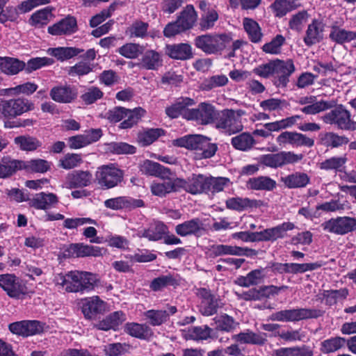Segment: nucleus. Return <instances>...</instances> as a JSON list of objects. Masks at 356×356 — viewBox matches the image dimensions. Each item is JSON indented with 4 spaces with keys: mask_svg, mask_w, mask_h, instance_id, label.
Instances as JSON below:
<instances>
[{
    "mask_svg": "<svg viewBox=\"0 0 356 356\" xmlns=\"http://www.w3.org/2000/svg\"><path fill=\"white\" fill-rule=\"evenodd\" d=\"M346 342V339L343 337H331L321 342V350L325 354L334 353L343 348Z\"/></svg>",
    "mask_w": 356,
    "mask_h": 356,
    "instance_id": "obj_54",
    "label": "nucleus"
},
{
    "mask_svg": "<svg viewBox=\"0 0 356 356\" xmlns=\"http://www.w3.org/2000/svg\"><path fill=\"white\" fill-rule=\"evenodd\" d=\"M177 183L179 187L193 195L208 192V177L201 174H193L187 179H177Z\"/></svg>",
    "mask_w": 356,
    "mask_h": 356,
    "instance_id": "obj_14",
    "label": "nucleus"
},
{
    "mask_svg": "<svg viewBox=\"0 0 356 356\" xmlns=\"http://www.w3.org/2000/svg\"><path fill=\"white\" fill-rule=\"evenodd\" d=\"M276 186V182L266 176L250 178L247 181V187L256 191H272Z\"/></svg>",
    "mask_w": 356,
    "mask_h": 356,
    "instance_id": "obj_39",
    "label": "nucleus"
},
{
    "mask_svg": "<svg viewBox=\"0 0 356 356\" xmlns=\"http://www.w3.org/2000/svg\"><path fill=\"white\" fill-rule=\"evenodd\" d=\"M232 338L236 342L244 344L263 345L266 341L265 334H257L250 330L234 334Z\"/></svg>",
    "mask_w": 356,
    "mask_h": 356,
    "instance_id": "obj_34",
    "label": "nucleus"
},
{
    "mask_svg": "<svg viewBox=\"0 0 356 356\" xmlns=\"http://www.w3.org/2000/svg\"><path fill=\"white\" fill-rule=\"evenodd\" d=\"M225 203L227 208L238 211L248 209L257 208L263 204L261 200L240 197L229 198L226 200Z\"/></svg>",
    "mask_w": 356,
    "mask_h": 356,
    "instance_id": "obj_30",
    "label": "nucleus"
},
{
    "mask_svg": "<svg viewBox=\"0 0 356 356\" xmlns=\"http://www.w3.org/2000/svg\"><path fill=\"white\" fill-rule=\"evenodd\" d=\"M54 283L68 293L90 291L97 286L98 279L95 274L86 271H70L66 274L58 273L54 276Z\"/></svg>",
    "mask_w": 356,
    "mask_h": 356,
    "instance_id": "obj_1",
    "label": "nucleus"
},
{
    "mask_svg": "<svg viewBox=\"0 0 356 356\" xmlns=\"http://www.w3.org/2000/svg\"><path fill=\"white\" fill-rule=\"evenodd\" d=\"M264 277V269L259 268L250 271L245 276L238 277L235 283L240 286L249 287L259 284Z\"/></svg>",
    "mask_w": 356,
    "mask_h": 356,
    "instance_id": "obj_36",
    "label": "nucleus"
},
{
    "mask_svg": "<svg viewBox=\"0 0 356 356\" xmlns=\"http://www.w3.org/2000/svg\"><path fill=\"white\" fill-rule=\"evenodd\" d=\"M163 65L160 53L154 50H147L142 56L138 66L147 70H157Z\"/></svg>",
    "mask_w": 356,
    "mask_h": 356,
    "instance_id": "obj_29",
    "label": "nucleus"
},
{
    "mask_svg": "<svg viewBox=\"0 0 356 356\" xmlns=\"http://www.w3.org/2000/svg\"><path fill=\"white\" fill-rule=\"evenodd\" d=\"M218 111L209 102L200 103L196 108L187 111L185 118L188 120H195L202 125L210 124L215 122Z\"/></svg>",
    "mask_w": 356,
    "mask_h": 356,
    "instance_id": "obj_11",
    "label": "nucleus"
},
{
    "mask_svg": "<svg viewBox=\"0 0 356 356\" xmlns=\"http://www.w3.org/2000/svg\"><path fill=\"white\" fill-rule=\"evenodd\" d=\"M323 314L324 311L319 309L298 308L275 312L269 316V319L282 322L298 321L309 318H317Z\"/></svg>",
    "mask_w": 356,
    "mask_h": 356,
    "instance_id": "obj_6",
    "label": "nucleus"
},
{
    "mask_svg": "<svg viewBox=\"0 0 356 356\" xmlns=\"http://www.w3.org/2000/svg\"><path fill=\"white\" fill-rule=\"evenodd\" d=\"M124 330L129 335L138 339H147L152 334V330L148 325L137 323H127Z\"/></svg>",
    "mask_w": 356,
    "mask_h": 356,
    "instance_id": "obj_43",
    "label": "nucleus"
},
{
    "mask_svg": "<svg viewBox=\"0 0 356 356\" xmlns=\"http://www.w3.org/2000/svg\"><path fill=\"white\" fill-rule=\"evenodd\" d=\"M140 170L144 175L161 178L168 177L170 174L168 169L150 160L144 161L140 165Z\"/></svg>",
    "mask_w": 356,
    "mask_h": 356,
    "instance_id": "obj_33",
    "label": "nucleus"
},
{
    "mask_svg": "<svg viewBox=\"0 0 356 356\" xmlns=\"http://www.w3.org/2000/svg\"><path fill=\"white\" fill-rule=\"evenodd\" d=\"M0 287L11 298L22 299L28 294V287L22 279L15 274L0 275Z\"/></svg>",
    "mask_w": 356,
    "mask_h": 356,
    "instance_id": "obj_9",
    "label": "nucleus"
},
{
    "mask_svg": "<svg viewBox=\"0 0 356 356\" xmlns=\"http://www.w3.org/2000/svg\"><path fill=\"white\" fill-rule=\"evenodd\" d=\"M295 66L291 59L274 60V84L278 88H285L289 82V76L294 72Z\"/></svg>",
    "mask_w": 356,
    "mask_h": 356,
    "instance_id": "obj_13",
    "label": "nucleus"
},
{
    "mask_svg": "<svg viewBox=\"0 0 356 356\" xmlns=\"http://www.w3.org/2000/svg\"><path fill=\"white\" fill-rule=\"evenodd\" d=\"M178 188L177 179H171L168 177L162 178L161 181H153L150 186L152 194L159 197L177 191Z\"/></svg>",
    "mask_w": 356,
    "mask_h": 356,
    "instance_id": "obj_28",
    "label": "nucleus"
},
{
    "mask_svg": "<svg viewBox=\"0 0 356 356\" xmlns=\"http://www.w3.org/2000/svg\"><path fill=\"white\" fill-rule=\"evenodd\" d=\"M51 15V10L48 8L39 10L32 14L29 23L31 25L37 27L42 26L49 22Z\"/></svg>",
    "mask_w": 356,
    "mask_h": 356,
    "instance_id": "obj_64",
    "label": "nucleus"
},
{
    "mask_svg": "<svg viewBox=\"0 0 356 356\" xmlns=\"http://www.w3.org/2000/svg\"><path fill=\"white\" fill-rule=\"evenodd\" d=\"M177 284V280L174 276L168 274L154 279L150 283L149 287L154 291H159L169 285L175 286Z\"/></svg>",
    "mask_w": 356,
    "mask_h": 356,
    "instance_id": "obj_61",
    "label": "nucleus"
},
{
    "mask_svg": "<svg viewBox=\"0 0 356 356\" xmlns=\"http://www.w3.org/2000/svg\"><path fill=\"white\" fill-rule=\"evenodd\" d=\"M276 141L280 146L289 144L296 147H310L314 145V140L312 138L296 131H284L277 137Z\"/></svg>",
    "mask_w": 356,
    "mask_h": 356,
    "instance_id": "obj_16",
    "label": "nucleus"
},
{
    "mask_svg": "<svg viewBox=\"0 0 356 356\" xmlns=\"http://www.w3.org/2000/svg\"><path fill=\"white\" fill-rule=\"evenodd\" d=\"M104 204L106 208L113 210L135 209L144 206V202L142 200L125 196L108 199L104 201Z\"/></svg>",
    "mask_w": 356,
    "mask_h": 356,
    "instance_id": "obj_23",
    "label": "nucleus"
},
{
    "mask_svg": "<svg viewBox=\"0 0 356 356\" xmlns=\"http://www.w3.org/2000/svg\"><path fill=\"white\" fill-rule=\"evenodd\" d=\"M76 30V19L72 16H68L48 28L49 33L53 35H70Z\"/></svg>",
    "mask_w": 356,
    "mask_h": 356,
    "instance_id": "obj_26",
    "label": "nucleus"
},
{
    "mask_svg": "<svg viewBox=\"0 0 356 356\" xmlns=\"http://www.w3.org/2000/svg\"><path fill=\"white\" fill-rule=\"evenodd\" d=\"M348 290L346 288L340 289L324 290L321 300L326 305L332 306L346 299Z\"/></svg>",
    "mask_w": 356,
    "mask_h": 356,
    "instance_id": "obj_37",
    "label": "nucleus"
},
{
    "mask_svg": "<svg viewBox=\"0 0 356 356\" xmlns=\"http://www.w3.org/2000/svg\"><path fill=\"white\" fill-rule=\"evenodd\" d=\"M198 296L201 298L200 312L202 315L209 316L217 312L220 303L216 297L205 289H200Z\"/></svg>",
    "mask_w": 356,
    "mask_h": 356,
    "instance_id": "obj_21",
    "label": "nucleus"
},
{
    "mask_svg": "<svg viewBox=\"0 0 356 356\" xmlns=\"http://www.w3.org/2000/svg\"><path fill=\"white\" fill-rule=\"evenodd\" d=\"M237 246L228 245H213L208 250L210 257L215 258L223 255H235L236 256Z\"/></svg>",
    "mask_w": 356,
    "mask_h": 356,
    "instance_id": "obj_58",
    "label": "nucleus"
},
{
    "mask_svg": "<svg viewBox=\"0 0 356 356\" xmlns=\"http://www.w3.org/2000/svg\"><path fill=\"white\" fill-rule=\"evenodd\" d=\"M162 129H149L138 134V141L141 146H147L156 140L160 136L164 135Z\"/></svg>",
    "mask_w": 356,
    "mask_h": 356,
    "instance_id": "obj_55",
    "label": "nucleus"
},
{
    "mask_svg": "<svg viewBox=\"0 0 356 356\" xmlns=\"http://www.w3.org/2000/svg\"><path fill=\"white\" fill-rule=\"evenodd\" d=\"M106 309V303L97 296L86 298L82 300V312L85 317L94 318Z\"/></svg>",
    "mask_w": 356,
    "mask_h": 356,
    "instance_id": "obj_18",
    "label": "nucleus"
},
{
    "mask_svg": "<svg viewBox=\"0 0 356 356\" xmlns=\"http://www.w3.org/2000/svg\"><path fill=\"white\" fill-rule=\"evenodd\" d=\"M275 16L282 17L296 8L295 0H275L270 6Z\"/></svg>",
    "mask_w": 356,
    "mask_h": 356,
    "instance_id": "obj_57",
    "label": "nucleus"
},
{
    "mask_svg": "<svg viewBox=\"0 0 356 356\" xmlns=\"http://www.w3.org/2000/svg\"><path fill=\"white\" fill-rule=\"evenodd\" d=\"M295 228V225L291 222H283L276 227L266 229L259 232V241H275L278 238H283L286 236L288 231Z\"/></svg>",
    "mask_w": 356,
    "mask_h": 356,
    "instance_id": "obj_19",
    "label": "nucleus"
},
{
    "mask_svg": "<svg viewBox=\"0 0 356 356\" xmlns=\"http://www.w3.org/2000/svg\"><path fill=\"white\" fill-rule=\"evenodd\" d=\"M82 49L76 47H57V48H49L47 50V53L56 58L58 60L64 61L68 60L74 56H77L80 53L83 52Z\"/></svg>",
    "mask_w": 356,
    "mask_h": 356,
    "instance_id": "obj_48",
    "label": "nucleus"
},
{
    "mask_svg": "<svg viewBox=\"0 0 356 356\" xmlns=\"http://www.w3.org/2000/svg\"><path fill=\"white\" fill-rule=\"evenodd\" d=\"M83 163L81 154L67 153L59 160V166L65 170L79 167Z\"/></svg>",
    "mask_w": 356,
    "mask_h": 356,
    "instance_id": "obj_59",
    "label": "nucleus"
},
{
    "mask_svg": "<svg viewBox=\"0 0 356 356\" xmlns=\"http://www.w3.org/2000/svg\"><path fill=\"white\" fill-rule=\"evenodd\" d=\"M25 67V63L13 57L0 56V71L6 75H15Z\"/></svg>",
    "mask_w": 356,
    "mask_h": 356,
    "instance_id": "obj_32",
    "label": "nucleus"
},
{
    "mask_svg": "<svg viewBox=\"0 0 356 356\" xmlns=\"http://www.w3.org/2000/svg\"><path fill=\"white\" fill-rule=\"evenodd\" d=\"M324 231L339 235H343L356 230V218L348 216L331 218L321 224Z\"/></svg>",
    "mask_w": 356,
    "mask_h": 356,
    "instance_id": "obj_12",
    "label": "nucleus"
},
{
    "mask_svg": "<svg viewBox=\"0 0 356 356\" xmlns=\"http://www.w3.org/2000/svg\"><path fill=\"white\" fill-rule=\"evenodd\" d=\"M197 13L192 5H188L180 13L177 20L185 31L193 26L197 20Z\"/></svg>",
    "mask_w": 356,
    "mask_h": 356,
    "instance_id": "obj_47",
    "label": "nucleus"
},
{
    "mask_svg": "<svg viewBox=\"0 0 356 356\" xmlns=\"http://www.w3.org/2000/svg\"><path fill=\"white\" fill-rule=\"evenodd\" d=\"M228 83V78L224 74H217L211 76L206 79L201 84V88L204 90H211L213 88L222 87Z\"/></svg>",
    "mask_w": 356,
    "mask_h": 356,
    "instance_id": "obj_62",
    "label": "nucleus"
},
{
    "mask_svg": "<svg viewBox=\"0 0 356 356\" xmlns=\"http://www.w3.org/2000/svg\"><path fill=\"white\" fill-rule=\"evenodd\" d=\"M175 144L187 149L200 150V159L213 156L218 149L217 145L210 142V139L201 135L187 136L176 140Z\"/></svg>",
    "mask_w": 356,
    "mask_h": 356,
    "instance_id": "obj_3",
    "label": "nucleus"
},
{
    "mask_svg": "<svg viewBox=\"0 0 356 356\" xmlns=\"http://www.w3.org/2000/svg\"><path fill=\"white\" fill-rule=\"evenodd\" d=\"M15 144L22 151L32 152L41 147L42 143L29 135L19 136L14 139Z\"/></svg>",
    "mask_w": 356,
    "mask_h": 356,
    "instance_id": "obj_45",
    "label": "nucleus"
},
{
    "mask_svg": "<svg viewBox=\"0 0 356 356\" xmlns=\"http://www.w3.org/2000/svg\"><path fill=\"white\" fill-rule=\"evenodd\" d=\"M77 90L74 86L69 84H59L54 86L50 92V97L56 102L69 104L77 97Z\"/></svg>",
    "mask_w": 356,
    "mask_h": 356,
    "instance_id": "obj_17",
    "label": "nucleus"
},
{
    "mask_svg": "<svg viewBox=\"0 0 356 356\" xmlns=\"http://www.w3.org/2000/svg\"><path fill=\"white\" fill-rule=\"evenodd\" d=\"M203 230V223L198 218L184 221L176 225L175 228L177 234L181 237L191 235L199 236L202 234Z\"/></svg>",
    "mask_w": 356,
    "mask_h": 356,
    "instance_id": "obj_25",
    "label": "nucleus"
},
{
    "mask_svg": "<svg viewBox=\"0 0 356 356\" xmlns=\"http://www.w3.org/2000/svg\"><path fill=\"white\" fill-rule=\"evenodd\" d=\"M33 108V104L27 99L20 97L3 99L0 100V118L3 120L13 119L32 111Z\"/></svg>",
    "mask_w": 356,
    "mask_h": 356,
    "instance_id": "obj_5",
    "label": "nucleus"
},
{
    "mask_svg": "<svg viewBox=\"0 0 356 356\" xmlns=\"http://www.w3.org/2000/svg\"><path fill=\"white\" fill-rule=\"evenodd\" d=\"M281 181L289 188H299L307 186L310 177L305 172H296L282 177Z\"/></svg>",
    "mask_w": 356,
    "mask_h": 356,
    "instance_id": "obj_35",
    "label": "nucleus"
},
{
    "mask_svg": "<svg viewBox=\"0 0 356 356\" xmlns=\"http://www.w3.org/2000/svg\"><path fill=\"white\" fill-rule=\"evenodd\" d=\"M231 40L227 34H204L196 37L194 44L206 54H216L226 48Z\"/></svg>",
    "mask_w": 356,
    "mask_h": 356,
    "instance_id": "obj_4",
    "label": "nucleus"
},
{
    "mask_svg": "<svg viewBox=\"0 0 356 356\" xmlns=\"http://www.w3.org/2000/svg\"><path fill=\"white\" fill-rule=\"evenodd\" d=\"M348 161L346 155L332 156L319 163V168L324 170L342 172Z\"/></svg>",
    "mask_w": 356,
    "mask_h": 356,
    "instance_id": "obj_46",
    "label": "nucleus"
},
{
    "mask_svg": "<svg viewBox=\"0 0 356 356\" xmlns=\"http://www.w3.org/2000/svg\"><path fill=\"white\" fill-rule=\"evenodd\" d=\"M330 38L338 44L349 42L356 39V31H347L334 26L331 28Z\"/></svg>",
    "mask_w": 356,
    "mask_h": 356,
    "instance_id": "obj_44",
    "label": "nucleus"
},
{
    "mask_svg": "<svg viewBox=\"0 0 356 356\" xmlns=\"http://www.w3.org/2000/svg\"><path fill=\"white\" fill-rule=\"evenodd\" d=\"M165 229L166 227L164 224L157 222L147 229L139 231L137 235L139 237L147 238L149 241H156L163 238V236L165 232Z\"/></svg>",
    "mask_w": 356,
    "mask_h": 356,
    "instance_id": "obj_42",
    "label": "nucleus"
},
{
    "mask_svg": "<svg viewBox=\"0 0 356 356\" xmlns=\"http://www.w3.org/2000/svg\"><path fill=\"white\" fill-rule=\"evenodd\" d=\"M245 114L242 110L223 109L218 111L215 120V127L222 133L232 135L241 131L243 125L241 116Z\"/></svg>",
    "mask_w": 356,
    "mask_h": 356,
    "instance_id": "obj_2",
    "label": "nucleus"
},
{
    "mask_svg": "<svg viewBox=\"0 0 356 356\" xmlns=\"http://www.w3.org/2000/svg\"><path fill=\"white\" fill-rule=\"evenodd\" d=\"M123 177V171L113 163L98 167L95 173L98 184L104 189L117 186L122 181Z\"/></svg>",
    "mask_w": 356,
    "mask_h": 356,
    "instance_id": "obj_7",
    "label": "nucleus"
},
{
    "mask_svg": "<svg viewBox=\"0 0 356 356\" xmlns=\"http://www.w3.org/2000/svg\"><path fill=\"white\" fill-rule=\"evenodd\" d=\"M9 330L13 334L26 337L42 332L44 324L38 321H22L10 324Z\"/></svg>",
    "mask_w": 356,
    "mask_h": 356,
    "instance_id": "obj_15",
    "label": "nucleus"
},
{
    "mask_svg": "<svg viewBox=\"0 0 356 356\" xmlns=\"http://www.w3.org/2000/svg\"><path fill=\"white\" fill-rule=\"evenodd\" d=\"M334 106L333 102L321 100L316 102L314 100L313 103L305 106L300 111L307 115H315L320 112L328 110Z\"/></svg>",
    "mask_w": 356,
    "mask_h": 356,
    "instance_id": "obj_60",
    "label": "nucleus"
},
{
    "mask_svg": "<svg viewBox=\"0 0 356 356\" xmlns=\"http://www.w3.org/2000/svg\"><path fill=\"white\" fill-rule=\"evenodd\" d=\"M243 28L250 40L254 43L261 41L263 33L259 24L250 18H245L243 21Z\"/></svg>",
    "mask_w": 356,
    "mask_h": 356,
    "instance_id": "obj_40",
    "label": "nucleus"
},
{
    "mask_svg": "<svg viewBox=\"0 0 356 356\" xmlns=\"http://www.w3.org/2000/svg\"><path fill=\"white\" fill-rule=\"evenodd\" d=\"M321 120L325 124L333 125L339 129H356V123L351 119L350 113L341 105L325 113L321 117Z\"/></svg>",
    "mask_w": 356,
    "mask_h": 356,
    "instance_id": "obj_8",
    "label": "nucleus"
},
{
    "mask_svg": "<svg viewBox=\"0 0 356 356\" xmlns=\"http://www.w3.org/2000/svg\"><path fill=\"white\" fill-rule=\"evenodd\" d=\"M212 331L208 325L191 327L184 332V337L186 340H207L211 337Z\"/></svg>",
    "mask_w": 356,
    "mask_h": 356,
    "instance_id": "obj_38",
    "label": "nucleus"
},
{
    "mask_svg": "<svg viewBox=\"0 0 356 356\" xmlns=\"http://www.w3.org/2000/svg\"><path fill=\"white\" fill-rule=\"evenodd\" d=\"M325 24L318 19H313L308 25L303 38V41L307 47H311L320 42L323 39Z\"/></svg>",
    "mask_w": 356,
    "mask_h": 356,
    "instance_id": "obj_20",
    "label": "nucleus"
},
{
    "mask_svg": "<svg viewBox=\"0 0 356 356\" xmlns=\"http://www.w3.org/2000/svg\"><path fill=\"white\" fill-rule=\"evenodd\" d=\"M303 159L302 154L282 151L276 154H264L259 156L260 163L269 168H277L288 164L298 163Z\"/></svg>",
    "mask_w": 356,
    "mask_h": 356,
    "instance_id": "obj_10",
    "label": "nucleus"
},
{
    "mask_svg": "<svg viewBox=\"0 0 356 356\" xmlns=\"http://www.w3.org/2000/svg\"><path fill=\"white\" fill-rule=\"evenodd\" d=\"M92 177V174L88 170H75L67 175L65 186L70 189L85 187L90 184Z\"/></svg>",
    "mask_w": 356,
    "mask_h": 356,
    "instance_id": "obj_24",
    "label": "nucleus"
},
{
    "mask_svg": "<svg viewBox=\"0 0 356 356\" xmlns=\"http://www.w3.org/2000/svg\"><path fill=\"white\" fill-rule=\"evenodd\" d=\"M58 202V197L52 193L41 192L35 194L29 200L30 207L38 210H47L55 207Z\"/></svg>",
    "mask_w": 356,
    "mask_h": 356,
    "instance_id": "obj_22",
    "label": "nucleus"
},
{
    "mask_svg": "<svg viewBox=\"0 0 356 356\" xmlns=\"http://www.w3.org/2000/svg\"><path fill=\"white\" fill-rule=\"evenodd\" d=\"M21 170L20 161L3 158L0 161V178H7Z\"/></svg>",
    "mask_w": 356,
    "mask_h": 356,
    "instance_id": "obj_52",
    "label": "nucleus"
},
{
    "mask_svg": "<svg viewBox=\"0 0 356 356\" xmlns=\"http://www.w3.org/2000/svg\"><path fill=\"white\" fill-rule=\"evenodd\" d=\"M124 113L126 115H124V120L119 125V127L123 129L131 128L134 125L136 124L145 115V111L138 107L133 110L126 108V112Z\"/></svg>",
    "mask_w": 356,
    "mask_h": 356,
    "instance_id": "obj_41",
    "label": "nucleus"
},
{
    "mask_svg": "<svg viewBox=\"0 0 356 356\" xmlns=\"http://www.w3.org/2000/svg\"><path fill=\"white\" fill-rule=\"evenodd\" d=\"M165 53L170 58L177 60H187L193 57L192 47L187 43L167 45Z\"/></svg>",
    "mask_w": 356,
    "mask_h": 356,
    "instance_id": "obj_31",
    "label": "nucleus"
},
{
    "mask_svg": "<svg viewBox=\"0 0 356 356\" xmlns=\"http://www.w3.org/2000/svg\"><path fill=\"white\" fill-rule=\"evenodd\" d=\"M213 320L216 325V329L226 332H233L239 325L233 317L226 314L216 316Z\"/></svg>",
    "mask_w": 356,
    "mask_h": 356,
    "instance_id": "obj_53",
    "label": "nucleus"
},
{
    "mask_svg": "<svg viewBox=\"0 0 356 356\" xmlns=\"http://www.w3.org/2000/svg\"><path fill=\"white\" fill-rule=\"evenodd\" d=\"M66 251L67 255L72 257H98L102 254L100 248L82 243L71 244Z\"/></svg>",
    "mask_w": 356,
    "mask_h": 356,
    "instance_id": "obj_27",
    "label": "nucleus"
},
{
    "mask_svg": "<svg viewBox=\"0 0 356 356\" xmlns=\"http://www.w3.org/2000/svg\"><path fill=\"white\" fill-rule=\"evenodd\" d=\"M148 323L152 326H159L166 322L169 314L166 310L150 309L144 313Z\"/></svg>",
    "mask_w": 356,
    "mask_h": 356,
    "instance_id": "obj_56",
    "label": "nucleus"
},
{
    "mask_svg": "<svg viewBox=\"0 0 356 356\" xmlns=\"http://www.w3.org/2000/svg\"><path fill=\"white\" fill-rule=\"evenodd\" d=\"M136 148L124 142H111L104 145V150L106 153L115 154H134Z\"/></svg>",
    "mask_w": 356,
    "mask_h": 356,
    "instance_id": "obj_49",
    "label": "nucleus"
},
{
    "mask_svg": "<svg viewBox=\"0 0 356 356\" xmlns=\"http://www.w3.org/2000/svg\"><path fill=\"white\" fill-rule=\"evenodd\" d=\"M117 51L127 58L134 59L142 54L143 48L138 44L127 43L120 47Z\"/></svg>",
    "mask_w": 356,
    "mask_h": 356,
    "instance_id": "obj_63",
    "label": "nucleus"
},
{
    "mask_svg": "<svg viewBox=\"0 0 356 356\" xmlns=\"http://www.w3.org/2000/svg\"><path fill=\"white\" fill-rule=\"evenodd\" d=\"M21 170L24 169L33 172H46L50 168L49 163L44 159H37L30 161H20Z\"/></svg>",
    "mask_w": 356,
    "mask_h": 356,
    "instance_id": "obj_50",
    "label": "nucleus"
},
{
    "mask_svg": "<svg viewBox=\"0 0 356 356\" xmlns=\"http://www.w3.org/2000/svg\"><path fill=\"white\" fill-rule=\"evenodd\" d=\"M254 143V138L247 132L234 136L231 140V143L235 149L244 152L250 150Z\"/></svg>",
    "mask_w": 356,
    "mask_h": 356,
    "instance_id": "obj_51",
    "label": "nucleus"
}]
</instances>
